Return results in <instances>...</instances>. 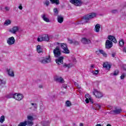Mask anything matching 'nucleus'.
Instances as JSON below:
<instances>
[{
	"mask_svg": "<svg viewBox=\"0 0 126 126\" xmlns=\"http://www.w3.org/2000/svg\"><path fill=\"white\" fill-rule=\"evenodd\" d=\"M53 54L54 55L55 58H56L55 61L56 63L59 65H61V64H63V56H62V51L61 50V48H60V46H57L55 49L53 50Z\"/></svg>",
	"mask_w": 126,
	"mask_h": 126,
	"instance_id": "f257e3e1",
	"label": "nucleus"
},
{
	"mask_svg": "<svg viewBox=\"0 0 126 126\" xmlns=\"http://www.w3.org/2000/svg\"><path fill=\"white\" fill-rule=\"evenodd\" d=\"M28 120L25 121L24 122H21L18 125V126H32L33 125V123L32 122V121H33L34 118H33L32 116H28L27 117Z\"/></svg>",
	"mask_w": 126,
	"mask_h": 126,
	"instance_id": "f03ea898",
	"label": "nucleus"
},
{
	"mask_svg": "<svg viewBox=\"0 0 126 126\" xmlns=\"http://www.w3.org/2000/svg\"><path fill=\"white\" fill-rule=\"evenodd\" d=\"M94 17H96V13H91L84 16L83 17V20H84L86 23H87L90 19H92V18H94Z\"/></svg>",
	"mask_w": 126,
	"mask_h": 126,
	"instance_id": "7ed1b4c3",
	"label": "nucleus"
},
{
	"mask_svg": "<svg viewBox=\"0 0 126 126\" xmlns=\"http://www.w3.org/2000/svg\"><path fill=\"white\" fill-rule=\"evenodd\" d=\"M7 98H14L15 100H17L18 101H21L23 99V95L20 94L16 93L15 94H12L8 95L7 96Z\"/></svg>",
	"mask_w": 126,
	"mask_h": 126,
	"instance_id": "20e7f679",
	"label": "nucleus"
},
{
	"mask_svg": "<svg viewBox=\"0 0 126 126\" xmlns=\"http://www.w3.org/2000/svg\"><path fill=\"white\" fill-rule=\"evenodd\" d=\"M61 47L63 50V52L64 54H69L70 51L67 48V45L65 43H61Z\"/></svg>",
	"mask_w": 126,
	"mask_h": 126,
	"instance_id": "39448f33",
	"label": "nucleus"
},
{
	"mask_svg": "<svg viewBox=\"0 0 126 126\" xmlns=\"http://www.w3.org/2000/svg\"><path fill=\"white\" fill-rule=\"evenodd\" d=\"M70 2L75 5V6H81L82 4L81 0H70Z\"/></svg>",
	"mask_w": 126,
	"mask_h": 126,
	"instance_id": "423d86ee",
	"label": "nucleus"
},
{
	"mask_svg": "<svg viewBox=\"0 0 126 126\" xmlns=\"http://www.w3.org/2000/svg\"><path fill=\"white\" fill-rule=\"evenodd\" d=\"M39 61L41 63H51V58L50 56L48 58H46L44 59V58L41 57L39 58Z\"/></svg>",
	"mask_w": 126,
	"mask_h": 126,
	"instance_id": "0eeeda50",
	"label": "nucleus"
},
{
	"mask_svg": "<svg viewBox=\"0 0 126 126\" xmlns=\"http://www.w3.org/2000/svg\"><path fill=\"white\" fill-rule=\"evenodd\" d=\"M93 95H95V97L98 98H102L103 97V94L97 90H94L93 92Z\"/></svg>",
	"mask_w": 126,
	"mask_h": 126,
	"instance_id": "6e6552de",
	"label": "nucleus"
},
{
	"mask_svg": "<svg viewBox=\"0 0 126 126\" xmlns=\"http://www.w3.org/2000/svg\"><path fill=\"white\" fill-rule=\"evenodd\" d=\"M7 43L10 46H11V45H13L14 43H15V39H14V37L11 36L9 37L7 40Z\"/></svg>",
	"mask_w": 126,
	"mask_h": 126,
	"instance_id": "1a4fd4ad",
	"label": "nucleus"
},
{
	"mask_svg": "<svg viewBox=\"0 0 126 126\" xmlns=\"http://www.w3.org/2000/svg\"><path fill=\"white\" fill-rule=\"evenodd\" d=\"M19 31V27L17 26H15L12 29L9 30V32L12 33V34H16V32Z\"/></svg>",
	"mask_w": 126,
	"mask_h": 126,
	"instance_id": "9d476101",
	"label": "nucleus"
},
{
	"mask_svg": "<svg viewBox=\"0 0 126 126\" xmlns=\"http://www.w3.org/2000/svg\"><path fill=\"white\" fill-rule=\"evenodd\" d=\"M105 47L106 49H110V48L113 47V42L109 40H106L105 42Z\"/></svg>",
	"mask_w": 126,
	"mask_h": 126,
	"instance_id": "9b49d317",
	"label": "nucleus"
},
{
	"mask_svg": "<svg viewBox=\"0 0 126 126\" xmlns=\"http://www.w3.org/2000/svg\"><path fill=\"white\" fill-rule=\"evenodd\" d=\"M55 81L58 82L59 83H64V80L62 77H56L54 78Z\"/></svg>",
	"mask_w": 126,
	"mask_h": 126,
	"instance_id": "f8f14e48",
	"label": "nucleus"
},
{
	"mask_svg": "<svg viewBox=\"0 0 126 126\" xmlns=\"http://www.w3.org/2000/svg\"><path fill=\"white\" fill-rule=\"evenodd\" d=\"M68 41L69 44H73V45H75L76 46H78V45H79V42H78L74 39H70L68 38Z\"/></svg>",
	"mask_w": 126,
	"mask_h": 126,
	"instance_id": "ddd939ff",
	"label": "nucleus"
},
{
	"mask_svg": "<svg viewBox=\"0 0 126 126\" xmlns=\"http://www.w3.org/2000/svg\"><path fill=\"white\" fill-rule=\"evenodd\" d=\"M7 72L9 76H11V77H14V72L12 70V69H7Z\"/></svg>",
	"mask_w": 126,
	"mask_h": 126,
	"instance_id": "4468645a",
	"label": "nucleus"
},
{
	"mask_svg": "<svg viewBox=\"0 0 126 126\" xmlns=\"http://www.w3.org/2000/svg\"><path fill=\"white\" fill-rule=\"evenodd\" d=\"M81 42L82 43H83V44H90V43H91V40H90L89 39H87L85 37H84L82 38Z\"/></svg>",
	"mask_w": 126,
	"mask_h": 126,
	"instance_id": "2eb2a0df",
	"label": "nucleus"
},
{
	"mask_svg": "<svg viewBox=\"0 0 126 126\" xmlns=\"http://www.w3.org/2000/svg\"><path fill=\"white\" fill-rule=\"evenodd\" d=\"M108 39L111 41V42H113V43H117V39H116V37L114 36L113 35H108Z\"/></svg>",
	"mask_w": 126,
	"mask_h": 126,
	"instance_id": "dca6fc26",
	"label": "nucleus"
},
{
	"mask_svg": "<svg viewBox=\"0 0 126 126\" xmlns=\"http://www.w3.org/2000/svg\"><path fill=\"white\" fill-rule=\"evenodd\" d=\"M41 17L45 22H50V19L46 17V14H43L41 15Z\"/></svg>",
	"mask_w": 126,
	"mask_h": 126,
	"instance_id": "f3484780",
	"label": "nucleus"
},
{
	"mask_svg": "<svg viewBox=\"0 0 126 126\" xmlns=\"http://www.w3.org/2000/svg\"><path fill=\"white\" fill-rule=\"evenodd\" d=\"M57 20L59 23H63V17L62 16H58Z\"/></svg>",
	"mask_w": 126,
	"mask_h": 126,
	"instance_id": "a211bd4d",
	"label": "nucleus"
},
{
	"mask_svg": "<svg viewBox=\"0 0 126 126\" xmlns=\"http://www.w3.org/2000/svg\"><path fill=\"white\" fill-rule=\"evenodd\" d=\"M101 109V105L98 104H94V110H100Z\"/></svg>",
	"mask_w": 126,
	"mask_h": 126,
	"instance_id": "6ab92c4d",
	"label": "nucleus"
},
{
	"mask_svg": "<svg viewBox=\"0 0 126 126\" xmlns=\"http://www.w3.org/2000/svg\"><path fill=\"white\" fill-rule=\"evenodd\" d=\"M94 31L98 33L100 32V25L97 24L95 25L94 28Z\"/></svg>",
	"mask_w": 126,
	"mask_h": 126,
	"instance_id": "aec40b11",
	"label": "nucleus"
},
{
	"mask_svg": "<svg viewBox=\"0 0 126 126\" xmlns=\"http://www.w3.org/2000/svg\"><path fill=\"white\" fill-rule=\"evenodd\" d=\"M103 67L106 68V69H110L111 68V65L109 64L108 63H105L103 64Z\"/></svg>",
	"mask_w": 126,
	"mask_h": 126,
	"instance_id": "412c9836",
	"label": "nucleus"
},
{
	"mask_svg": "<svg viewBox=\"0 0 126 126\" xmlns=\"http://www.w3.org/2000/svg\"><path fill=\"white\" fill-rule=\"evenodd\" d=\"M43 41H49V35L48 34H44L42 35Z\"/></svg>",
	"mask_w": 126,
	"mask_h": 126,
	"instance_id": "4be33fe9",
	"label": "nucleus"
},
{
	"mask_svg": "<svg viewBox=\"0 0 126 126\" xmlns=\"http://www.w3.org/2000/svg\"><path fill=\"white\" fill-rule=\"evenodd\" d=\"M51 3L54 4L55 3V4H60V0H50Z\"/></svg>",
	"mask_w": 126,
	"mask_h": 126,
	"instance_id": "5701e85b",
	"label": "nucleus"
},
{
	"mask_svg": "<svg viewBox=\"0 0 126 126\" xmlns=\"http://www.w3.org/2000/svg\"><path fill=\"white\" fill-rule=\"evenodd\" d=\"M36 49L38 53H42V49L41 48V46H40L39 45H38L37 46Z\"/></svg>",
	"mask_w": 126,
	"mask_h": 126,
	"instance_id": "b1692460",
	"label": "nucleus"
},
{
	"mask_svg": "<svg viewBox=\"0 0 126 126\" xmlns=\"http://www.w3.org/2000/svg\"><path fill=\"white\" fill-rule=\"evenodd\" d=\"M98 52L100 54H102V55H103V56H104L105 58L107 57V54L105 53V51H104L103 50H99Z\"/></svg>",
	"mask_w": 126,
	"mask_h": 126,
	"instance_id": "393cba45",
	"label": "nucleus"
},
{
	"mask_svg": "<svg viewBox=\"0 0 126 126\" xmlns=\"http://www.w3.org/2000/svg\"><path fill=\"white\" fill-rule=\"evenodd\" d=\"M114 113L115 115H118L119 114H121L122 113V109H116L114 110Z\"/></svg>",
	"mask_w": 126,
	"mask_h": 126,
	"instance_id": "a878e982",
	"label": "nucleus"
},
{
	"mask_svg": "<svg viewBox=\"0 0 126 126\" xmlns=\"http://www.w3.org/2000/svg\"><path fill=\"white\" fill-rule=\"evenodd\" d=\"M65 105L66 107H70V106H71V102H70L69 100H67L65 102Z\"/></svg>",
	"mask_w": 126,
	"mask_h": 126,
	"instance_id": "bb28decb",
	"label": "nucleus"
},
{
	"mask_svg": "<svg viewBox=\"0 0 126 126\" xmlns=\"http://www.w3.org/2000/svg\"><path fill=\"white\" fill-rule=\"evenodd\" d=\"M5 120V118L4 117V116H1L0 118V123H1V124H2V123H3Z\"/></svg>",
	"mask_w": 126,
	"mask_h": 126,
	"instance_id": "cd10ccee",
	"label": "nucleus"
},
{
	"mask_svg": "<svg viewBox=\"0 0 126 126\" xmlns=\"http://www.w3.org/2000/svg\"><path fill=\"white\" fill-rule=\"evenodd\" d=\"M118 74H119V70H116L114 71V72L113 73H111V75H114V76H116L118 75Z\"/></svg>",
	"mask_w": 126,
	"mask_h": 126,
	"instance_id": "c85d7f7f",
	"label": "nucleus"
},
{
	"mask_svg": "<svg viewBox=\"0 0 126 126\" xmlns=\"http://www.w3.org/2000/svg\"><path fill=\"white\" fill-rule=\"evenodd\" d=\"M72 66V64H65L63 65L64 67H68V68H70Z\"/></svg>",
	"mask_w": 126,
	"mask_h": 126,
	"instance_id": "c756f323",
	"label": "nucleus"
},
{
	"mask_svg": "<svg viewBox=\"0 0 126 126\" xmlns=\"http://www.w3.org/2000/svg\"><path fill=\"white\" fill-rule=\"evenodd\" d=\"M44 4L46 5V6H49V5H50V1L48 0H46L44 2Z\"/></svg>",
	"mask_w": 126,
	"mask_h": 126,
	"instance_id": "7c9ffc66",
	"label": "nucleus"
},
{
	"mask_svg": "<svg viewBox=\"0 0 126 126\" xmlns=\"http://www.w3.org/2000/svg\"><path fill=\"white\" fill-rule=\"evenodd\" d=\"M125 44V42H124V40L122 39L119 41V46H121V47H123L124 45Z\"/></svg>",
	"mask_w": 126,
	"mask_h": 126,
	"instance_id": "2f4dec72",
	"label": "nucleus"
},
{
	"mask_svg": "<svg viewBox=\"0 0 126 126\" xmlns=\"http://www.w3.org/2000/svg\"><path fill=\"white\" fill-rule=\"evenodd\" d=\"M10 23H11L10 20H7L6 21H5L4 23V25H6L7 26V25H9Z\"/></svg>",
	"mask_w": 126,
	"mask_h": 126,
	"instance_id": "473e14b6",
	"label": "nucleus"
},
{
	"mask_svg": "<svg viewBox=\"0 0 126 126\" xmlns=\"http://www.w3.org/2000/svg\"><path fill=\"white\" fill-rule=\"evenodd\" d=\"M37 41L38 42H42V41H44L43 39V36H39L37 38Z\"/></svg>",
	"mask_w": 126,
	"mask_h": 126,
	"instance_id": "72a5a7b5",
	"label": "nucleus"
},
{
	"mask_svg": "<svg viewBox=\"0 0 126 126\" xmlns=\"http://www.w3.org/2000/svg\"><path fill=\"white\" fill-rule=\"evenodd\" d=\"M92 73H93V74H98V73H99V71L98 70H96L95 71H92Z\"/></svg>",
	"mask_w": 126,
	"mask_h": 126,
	"instance_id": "f704fd0d",
	"label": "nucleus"
},
{
	"mask_svg": "<svg viewBox=\"0 0 126 126\" xmlns=\"http://www.w3.org/2000/svg\"><path fill=\"white\" fill-rule=\"evenodd\" d=\"M126 76V73H123L121 76V79H124Z\"/></svg>",
	"mask_w": 126,
	"mask_h": 126,
	"instance_id": "c9c22d12",
	"label": "nucleus"
},
{
	"mask_svg": "<svg viewBox=\"0 0 126 126\" xmlns=\"http://www.w3.org/2000/svg\"><path fill=\"white\" fill-rule=\"evenodd\" d=\"M6 83V82H5V80H0V85L1 84H5Z\"/></svg>",
	"mask_w": 126,
	"mask_h": 126,
	"instance_id": "e433bc0d",
	"label": "nucleus"
},
{
	"mask_svg": "<svg viewBox=\"0 0 126 126\" xmlns=\"http://www.w3.org/2000/svg\"><path fill=\"white\" fill-rule=\"evenodd\" d=\"M85 98L86 99H89L90 100H91V99H90V95H89V94H87L85 95Z\"/></svg>",
	"mask_w": 126,
	"mask_h": 126,
	"instance_id": "4c0bfd02",
	"label": "nucleus"
},
{
	"mask_svg": "<svg viewBox=\"0 0 126 126\" xmlns=\"http://www.w3.org/2000/svg\"><path fill=\"white\" fill-rule=\"evenodd\" d=\"M111 13L114 14L116 13H118V10L117 9L112 10H111Z\"/></svg>",
	"mask_w": 126,
	"mask_h": 126,
	"instance_id": "58836bf2",
	"label": "nucleus"
},
{
	"mask_svg": "<svg viewBox=\"0 0 126 126\" xmlns=\"http://www.w3.org/2000/svg\"><path fill=\"white\" fill-rule=\"evenodd\" d=\"M31 105L32 106H33L34 109H37V103H31Z\"/></svg>",
	"mask_w": 126,
	"mask_h": 126,
	"instance_id": "ea45409f",
	"label": "nucleus"
},
{
	"mask_svg": "<svg viewBox=\"0 0 126 126\" xmlns=\"http://www.w3.org/2000/svg\"><path fill=\"white\" fill-rule=\"evenodd\" d=\"M74 84L76 87H77V88H80V86H79L76 82H74Z\"/></svg>",
	"mask_w": 126,
	"mask_h": 126,
	"instance_id": "a19ab883",
	"label": "nucleus"
},
{
	"mask_svg": "<svg viewBox=\"0 0 126 126\" xmlns=\"http://www.w3.org/2000/svg\"><path fill=\"white\" fill-rule=\"evenodd\" d=\"M54 12L55 13H56V14H58V13H59V11H58V9L57 8H54Z\"/></svg>",
	"mask_w": 126,
	"mask_h": 126,
	"instance_id": "79ce46f5",
	"label": "nucleus"
},
{
	"mask_svg": "<svg viewBox=\"0 0 126 126\" xmlns=\"http://www.w3.org/2000/svg\"><path fill=\"white\" fill-rule=\"evenodd\" d=\"M50 125V123L49 122H44V126H48Z\"/></svg>",
	"mask_w": 126,
	"mask_h": 126,
	"instance_id": "37998d69",
	"label": "nucleus"
},
{
	"mask_svg": "<svg viewBox=\"0 0 126 126\" xmlns=\"http://www.w3.org/2000/svg\"><path fill=\"white\" fill-rule=\"evenodd\" d=\"M18 7L19 9H20L21 10H22V9H23V7H22V5H21V4H20V5Z\"/></svg>",
	"mask_w": 126,
	"mask_h": 126,
	"instance_id": "c03bdc74",
	"label": "nucleus"
},
{
	"mask_svg": "<svg viewBox=\"0 0 126 126\" xmlns=\"http://www.w3.org/2000/svg\"><path fill=\"white\" fill-rule=\"evenodd\" d=\"M5 9L6 10V11H9V7H7V6H6L5 7Z\"/></svg>",
	"mask_w": 126,
	"mask_h": 126,
	"instance_id": "a18cd8bd",
	"label": "nucleus"
},
{
	"mask_svg": "<svg viewBox=\"0 0 126 126\" xmlns=\"http://www.w3.org/2000/svg\"><path fill=\"white\" fill-rule=\"evenodd\" d=\"M62 87L63 88H64L65 89H66V88H67V86H66V85L63 84L62 85Z\"/></svg>",
	"mask_w": 126,
	"mask_h": 126,
	"instance_id": "49530a36",
	"label": "nucleus"
},
{
	"mask_svg": "<svg viewBox=\"0 0 126 126\" xmlns=\"http://www.w3.org/2000/svg\"><path fill=\"white\" fill-rule=\"evenodd\" d=\"M109 114H112V115H115V110L111 111L109 112Z\"/></svg>",
	"mask_w": 126,
	"mask_h": 126,
	"instance_id": "de8ad7c7",
	"label": "nucleus"
},
{
	"mask_svg": "<svg viewBox=\"0 0 126 126\" xmlns=\"http://www.w3.org/2000/svg\"><path fill=\"white\" fill-rule=\"evenodd\" d=\"M60 95H64L65 94V93L64 92H61L60 93Z\"/></svg>",
	"mask_w": 126,
	"mask_h": 126,
	"instance_id": "09e8293b",
	"label": "nucleus"
},
{
	"mask_svg": "<svg viewBox=\"0 0 126 126\" xmlns=\"http://www.w3.org/2000/svg\"><path fill=\"white\" fill-rule=\"evenodd\" d=\"M85 101L87 104H88L89 103V98H86Z\"/></svg>",
	"mask_w": 126,
	"mask_h": 126,
	"instance_id": "8fccbe9b",
	"label": "nucleus"
},
{
	"mask_svg": "<svg viewBox=\"0 0 126 126\" xmlns=\"http://www.w3.org/2000/svg\"><path fill=\"white\" fill-rule=\"evenodd\" d=\"M123 68L124 70H125L126 71V65H124L123 66Z\"/></svg>",
	"mask_w": 126,
	"mask_h": 126,
	"instance_id": "3c124183",
	"label": "nucleus"
},
{
	"mask_svg": "<svg viewBox=\"0 0 126 126\" xmlns=\"http://www.w3.org/2000/svg\"><path fill=\"white\" fill-rule=\"evenodd\" d=\"M112 58H115V57H116V53H113L112 54Z\"/></svg>",
	"mask_w": 126,
	"mask_h": 126,
	"instance_id": "603ef678",
	"label": "nucleus"
},
{
	"mask_svg": "<svg viewBox=\"0 0 126 126\" xmlns=\"http://www.w3.org/2000/svg\"><path fill=\"white\" fill-rule=\"evenodd\" d=\"M39 88H43V86L40 85V86H39Z\"/></svg>",
	"mask_w": 126,
	"mask_h": 126,
	"instance_id": "864d4df0",
	"label": "nucleus"
},
{
	"mask_svg": "<svg viewBox=\"0 0 126 126\" xmlns=\"http://www.w3.org/2000/svg\"><path fill=\"white\" fill-rule=\"evenodd\" d=\"M91 67H92V68H94V65H92L91 66Z\"/></svg>",
	"mask_w": 126,
	"mask_h": 126,
	"instance_id": "5fc2aeb1",
	"label": "nucleus"
},
{
	"mask_svg": "<svg viewBox=\"0 0 126 126\" xmlns=\"http://www.w3.org/2000/svg\"><path fill=\"white\" fill-rule=\"evenodd\" d=\"M80 126H83V124L80 123Z\"/></svg>",
	"mask_w": 126,
	"mask_h": 126,
	"instance_id": "6e6d98bb",
	"label": "nucleus"
},
{
	"mask_svg": "<svg viewBox=\"0 0 126 126\" xmlns=\"http://www.w3.org/2000/svg\"><path fill=\"white\" fill-rule=\"evenodd\" d=\"M95 126H101V125L100 124H97Z\"/></svg>",
	"mask_w": 126,
	"mask_h": 126,
	"instance_id": "4d7b16f0",
	"label": "nucleus"
},
{
	"mask_svg": "<svg viewBox=\"0 0 126 126\" xmlns=\"http://www.w3.org/2000/svg\"><path fill=\"white\" fill-rule=\"evenodd\" d=\"M106 126H112V125H111L110 124H107Z\"/></svg>",
	"mask_w": 126,
	"mask_h": 126,
	"instance_id": "13d9d810",
	"label": "nucleus"
},
{
	"mask_svg": "<svg viewBox=\"0 0 126 126\" xmlns=\"http://www.w3.org/2000/svg\"><path fill=\"white\" fill-rule=\"evenodd\" d=\"M2 10V7H0V10Z\"/></svg>",
	"mask_w": 126,
	"mask_h": 126,
	"instance_id": "bf43d9fd",
	"label": "nucleus"
},
{
	"mask_svg": "<svg viewBox=\"0 0 126 126\" xmlns=\"http://www.w3.org/2000/svg\"><path fill=\"white\" fill-rule=\"evenodd\" d=\"M1 126H7L6 125H1Z\"/></svg>",
	"mask_w": 126,
	"mask_h": 126,
	"instance_id": "052dcab7",
	"label": "nucleus"
},
{
	"mask_svg": "<svg viewBox=\"0 0 126 126\" xmlns=\"http://www.w3.org/2000/svg\"><path fill=\"white\" fill-rule=\"evenodd\" d=\"M88 2V0H86V3H87Z\"/></svg>",
	"mask_w": 126,
	"mask_h": 126,
	"instance_id": "680f3d73",
	"label": "nucleus"
},
{
	"mask_svg": "<svg viewBox=\"0 0 126 126\" xmlns=\"http://www.w3.org/2000/svg\"><path fill=\"white\" fill-rule=\"evenodd\" d=\"M57 45H60V43L57 42Z\"/></svg>",
	"mask_w": 126,
	"mask_h": 126,
	"instance_id": "e2e57ef3",
	"label": "nucleus"
}]
</instances>
